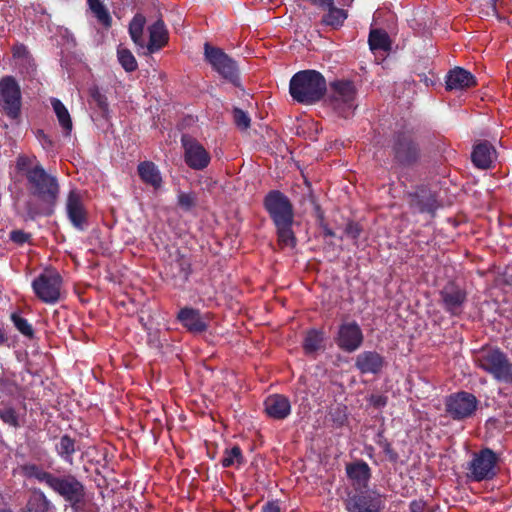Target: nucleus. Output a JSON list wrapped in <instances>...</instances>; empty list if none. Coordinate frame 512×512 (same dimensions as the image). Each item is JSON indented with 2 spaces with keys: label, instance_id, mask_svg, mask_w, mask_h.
Instances as JSON below:
<instances>
[{
  "label": "nucleus",
  "instance_id": "f257e3e1",
  "mask_svg": "<svg viewBox=\"0 0 512 512\" xmlns=\"http://www.w3.org/2000/svg\"><path fill=\"white\" fill-rule=\"evenodd\" d=\"M28 158L19 157L17 168L26 179V188L31 199L25 203L26 217L35 220L38 217H50L60 196V184L56 175L45 170L39 162L28 165Z\"/></svg>",
  "mask_w": 512,
  "mask_h": 512
},
{
  "label": "nucleus",
  "instance_id": "f03ea898",
  "mask_svg": "<svg viewBox=\"0 0 512 512\" xmlns=\"http://www.w3.org/2000/svg\"><path fill=\"white\" fill-rule=\"evenodd\" d=\"M263 206L276 228L278 244L282 248H295L297 238L292 229L294 208L290 199L280 190H271L265 195Z\"/></svg>",
  "mask_w": 512,
  "mask_h": 512
},
{
  "label": "nucleus",
  "instance_id": "7ed1b4c3",
  "mask_svg": "<svg viewBox=\"0 0 512 512\" xmlns=\"http://www.w3.org/2000/svg\"><path fill=\"white\" fill-rule=\"evenodd\" d=\"M328 90L325 77L317 70L295 73L290 79L289 93L300 104L312 105L324 98Z\"/></svg>",
  "mask_w": 512,
  "mask_h": 512
},
{
  "label": "nucleus",
  "instance_id": "20e7f679",
  "mask_svg": "<svg viewBox=\"0 0 512 512\" xmlns=\"http://www.w3.org/2000/svg\"><path fill=\"white\" fill-rule=\"evenodd\" d=\"M327 106L338 116L344 119L351 118L357 108V88L353 81L337 79L327 86Z\"/></svg>",
  "mask_w": 512,
  "mask_h": 512
},
{
  "label": "nucleus",
  "instance_id": "39448f33",
  "mask_svg": "<svg viewBox=\"0 0 512 512\" xmlns=\"http://www.w3.org/2000/svg\"><path fill=\"white\" fill-rule=\"evenodd\" d=\"M48 487L69 504L72 512H90L87 508L86 487L75 475L54 474Z\"/></svg>",
  "mask_w": 512,
  "mask_h": 512
},
{
  "label": "nucleus",
  "instance_id": "423d86ee",
  "mask_svg": "<svg viewBox=\"0 0 512 512\" xmlns=\"http://www.w3.org/2000/svg\"><path fill=\"white\" fill-rule=\"evenodd\" d=\"M390 147L394 167L400 169L412 168L421 160V148L412 131L400 130L395 132Z\"/></svg>",
  "mask_w": 512,
  "mask_h": 512
},
{
  "label": "nucleus",
  "instance_id": "0eeeda50",
  "mask_svg": "<svg viewBox=\"0 0 512 512\" xmlns=\"http://www.w3.org/2000/svg\"><path fill=\"white\" fill-rule=\"evenodd\" d=\"M474 361L480 369L495 380L512 384V362L498 347H482L474 355Z\"/></svg>",
  "mask_w": 512,
  "mask_h": 512
},
{
  "label": "nucleus",
  "instance_id": "6e6552de",
  "mask_svg": "<svg viewBox=\"0 0 512 512\" xmlns=\"http://www.w3.org/2000/svg\"><path fill=\"white\" fill-rule=\"evenodd\" d=\"M204 59L211 65L223 79L240 87V76L238 65L235 60L228 56L221 48L212 46L206 42L204 44Z\"/></svg>",
  "mask_w": 512,
  "mask_h": 512
},
{
  "label": "nucleus",
  "instance_id": "1a4fd4ad",
  "mask_svg": "<svg viewBox=\"0 0 512 512\" xmlns=\"http://www.w3.org/2000/svg\"><path fill=\"white\" fill-rule=\"evenodd\" d=\"M497 461L496 453L489 448L474 453L472 460L468 463L467 478L473 482L493 479L497 474Z\"/></svg>",
  "mask_w": 512,
  "mask_h": 512
},
{
  "label": "nucleus",
  "instance_id": "9d476101",
  "mask_svg": "<svg viewBox=\"0 0 512 512\" xmlns=\"http://www.w3.org/2000/svg\"><path fill=\"white\" fill-rule=\"evenodd\" d=\"M61 275L54 270H45L32 282L35 295L44 303L55 304L60 300Z\"/></svg>",
  "mask_w": 512,
  "mask_h": 512
},
{
  "label": "nucleus",
  "instance_id": "9b49d317",
  "mask_svg": "<svg viewBox=\"0 0 512 512\" xmlns=\"http://www.w3.org/2000/svg\"><path fill=\"white\" fill-rule=\"evenodd\" d=\"M21 88L13 76H4L0 79V106L3 112L11 119H17L21 113Z\"/></svg>",
  "mask_w": 512,
  "mask_h": 512
},
{
  "label": "nucleus",
  "instance_id": "f8f14e48",
  "mask_svg": "<svg viewBox=\"0 0 512 512\" xmlns=\"http://www.w3.org/2000/svg\"><path fill=\"white\" fill-rule=\"evenodd\" d=\"M479 401L475 395L466 391L453 393L446 397L445 411L453 420L470 418L477 410Z\"/></svg>",
  "mask_w": 512,
  "mask_h": 512
},
{
  "label": "nucleus",
  "instance_id": "ddd939ff",
  "mask_svg": "<svg viewBox=\"0 0 512 512\" xmlns=\"http://www.w3.org/2000/svg\"><path fill=\"white\" fill-rule=\"evenodd\" d=\"M439 297L442 308L452 317H459L464 312L468 301L466 289L454 281H448L439 290Z\"/></svg>",
  "mask_w": 512,
  "mask_h": 512
},
{
  "label": "nucleus",
  "instance_id": "4468645a",
  "mask_svg": "<svg viewBox=\"0 0 512 512\" xmlns=\"http://www.w3.org/2000/svg\"><path fill=\"white\" fill-rule=\"evenodd\" d=\"M169 258L164 268L165 275L175 288L184 289L192 274L191 259L179 249L170 254Z\"/></svg>",
  "mask_w": 512,
  "mask_h": 512
},
{
  "label": "nucleus",
  "instance_id": "2eb2a0df",
  "mask_svg": "<svg viewBox=\"0 0 512 512\" xmlns=\"http://www.w3.org/2000/svg\"><path fill=\"white\" fill-rule=\"evenodd\" d=\"M384 507V496L375 490L357 491L345 501L348 512H382Z\"/></svg>",
  "mask_w": 512,
  "mask_h": 512
},
{
  "label": "nucleus",
  "instance_id": "dca6fc26",
  "mask_svg": "<svg viewBox=\"0 0 512 512\" xmlns=\"http://www.w3.org/2000/svg\"><path fill=\"white\" fill-rule=\"evenodd\" d=\"M181 144L184 149V161L193 170H204L211 161L210 153L196 139L182 135Z\"/></svg>",
  "mask_w": 512,
  "mask_h": 512
},
{
  "label": "nucleus",
  "instance_id": "f3484780",
  "mask_svg": "<svg viewBox=\"0 0 512 512\" xmlns=\"http://www.w3.org/2000/svg\"><path fill=\"white\" fill-rule=\"evenodd\" d=\"M334 340L339 349L352 353L361 347L364 336L359 324L356 321H351L339 326Z\"/></svg>",
  "mask_w": 512,
  "mask_h": 512
},
{
  "label": "nucleus",
  "instance_id": "a211bd4d",
  "mask_svg": "<svg viewBox=\"0 0 512 512\" xmlns=\"http://www.w3.org/2000/svg\"><path fill=\"white\" fill-rule=\"evenodd\" d=\"M410 209L417 213L435 215L439 207L436 194L427 186H418L414 191L406 194Z\"/></svg>",
  "mask_w": 512,
  "mask_h": 512
},
{
  "label": "nucleus",
  "instance_id": "6ab92c4d",
  "mask_svg": "<svg viewBox=\"0 0 512 512\" xmlns=\"http://www.w3.org/2000/svg\"><path fill=\"white\" fill-rule=\"evenodd\" d=\"M66 213L72 226L78 231H85L88 227V212L83 204L81 194L70 190L66 200Z\"/></svg>",
  "mask_w": 512,
  "mask_h": 512
},
{
  "label": "nucleus",
  "instance_id": "aec40b11",
  "mask_svg": "<svg viewBox=\"0 0 512 512\" xmlns=\"http://www.w3.org/2000/svg\"><path fill=\"white\" fill-rule=\"evenodd\" d=\"M149 41L143 48H140V53L145 56L152 55L160 51L163 47L168 44L169 33L166 25L162 19H158L152 25L148 27Z\"/></svg>",
  "mask_w": 512,
  "mask_h": 512
},
{
  "label": "nucleus",
  "instance_id": "412c9836",
  "mask_svg": "<svg viewBox=\"0 0 512 512\" xmlns=\"http://www.w3.org/2000/svg\"><path fill=\"white\" fill-rule=\"evenodd\" d=\"M385 364V358L376 351H363L355 359V367L361 374L377 375Z\"/></svg>",
  "mask_w": 512,
  "mask_h": 512
},
{
  "label": "nucleus",
  "instance_id": "4be33fe9",
  "mask_svg": "<svg viewBox=\"0 0 512 512\" xmlns=\"http://www.w3.org/2000/svg\"><path fill=\"white\" fill-rule=\"evenodd\" d=\"M346 473L348 478L352 481L356 492L368 490V484L371 479V468L365 461L358 460L347 464Z\"/></svg>",
  "mask_w": 512,
  "mask_h": 512
},
{
  "label": "nucleus",
  "instance_id": "5701e85b",
  "mask_svg": "<svg viewBox=\"0 0 512 512\" xmlns=\"http://www.w3.org/2000/svg\"><path fill=\"white\" fill-rule=\"evenodd\" d=\"M264 408L268 417L274 420L286 419L291 413L289 399L281 394L268 396L264 401Z\"/></svg>",
  "mask_w": 512,
  "mask_h": 512
},
{
  "label": "nucleus",
  "instance_id": "b1692460",
  "mask_svg": "<svg viewBox=\"0 0 512 512\" xmlns=\"http://www.w3.org/2000/svg\"><path fill=\"white\" fill-rule=\"evenodd\" d=\"M495 147L487 140L475 144L471 153L472 163L479 169H489L496 160Z\"/></svg>",
  "mask_w": 512,
  "mask_h": 512
},
{
  "label": "nucleus",
  "instance_id": "393cba45",
  "mask_svg": "<svg viewBox=\"0 0 512 512\" xmlns=\"http://www.w3.org/2000/svg\"><path fill=\"white\" fill-rule=\"evenodd\" d=\"M446 90H465L476 86L475 76L462 67H455L446 75Z\"/></svg>",
  "mask_w": 512,
  "mask_h": 512
},
{
  "label": "nucleus",
  "instance_id": "a878e982",
  "mask_svg": "<svg viewBox=\"0 0 512 512\" xmlns=\"http://www.w3.org/2000/svg\"><path fill=\"white\" fill-rule=\"evenodd\" d=\"M177 320L191 333H203L208 328L200 311L192 307L181 308L177 314Z\"/></svg>",
  "mask_w": 512,
  "mask_h": 512
},
{
  "label": "nucleus",
  "instance_id": "bb28decb",
  "mask_svg": "<svg viewBox=\"0 0 512 512\" xmlns=\"http://www.w3.org/2000/svg\"><path fill=\"white\" fill-rule=\"evenodd\" d=\"M137 173L141 181L153 187L154 190L162 187L163 179L161 172L154 162L148 160L140 162L137 166Z\"/></svg>",
  "mask_w": 512,
  "mask_h": 512
},
{
  "label": "nucleus",
  "instance_id": "cd10ccee",
  "mask_svg": "<svg viewBox=\"0 0 512 512\" xmlns=\"http://www.w3.org/2000/svg\"><path fill=\"white\" fill-rule=\"evenodd\" d=\"M146 24V17L141 13H136L131 19L128 27L129 35L137 46L138 53H140V48L145 46V38H144V27Z\"/></svg>",
  "mask_w": 512,
  "mask_h": 512
},
{
  "label": "nucleus",
  "instance_id": "c85d7f7f",
  "mask_svg": "<svg viewBox=\"0 0 512 512\" xmlns=\"http://www.w3.org/2000/svg\"><path fill=\"white\" fill-rule=\"evenodd\" d=\"M51 503L46 495L40 489H34L26 503L25 508L21 509L24 512H48Z\"/></svg>",
  "mask_w": 512,
  "mask_h": 512
},
{
  "label": "nucleus",
  "instance_id": "c756f323",
  "mask_svg": "<svg viewBox=\"0 0 512 512\" xmlns=\"http://www.w3.org/2000/svg\"><path fill=\"white\" fill-rule=\"evenodd\" d=\"M51 105L53 110L57 116L58 122L62 127L64 134L69 136L71 134L73 124L71 120V116L65 107V105L57 98L51 99Z\"/></svg>",
  "mask_w": 512,
  "mask_h": 512
},
{
  "label": "nucleus",
  "instance_id": "7c9ffc66",
  "mask_svg": "<svg viewBox=\"0 0 512 512\" xmlns=\"http://www.w3.org/2000/svg\"><path fill=\"white\" fill-rule=\"evenodd\" d=\"M369 47L372 51L391 50V40L388 33L383 29H372L368 37Z\"/></svg>",
  "mask_w": 512,
  "mask_h": 512
},
{
  "label": "nucleus",
  "instance_id": "2f4dec72",
  "mask_svg": "<svg viewBox=\"0 0 512 512\" xmlns=\"http://www.w3.org/2000/svg\"><path fill=\"white\" fill-rule=\"evenodd\" d=\"M55 450L61 459L72 464L73 454L76 452V441L65 434L60 437L58 443L55 445Z\"/></svg>",
  "mask_w": 512,
  "mask_h": 512
},
{
  "label": "nucleus",
  "instance_id": "473e14b6",
  "mask_svg": "<svg viewBox=\"0 0 512 512\" xmlns=\"http://www.w3.org/2000/svg\"><path fill=\"white\" fill-rule=\"evenodd\" d=\"M324 342L323 332L317 329L307 331L303 340V350L306 355H311L321 349Z\"/></svg>",
  "mask_w": 512,
  "mask_h": 512
},
{
  "label": "nucleus",
  "instance_id": "72a5a7b5",
  "mask_svg": "<svg viewBox=\"0 0 512 512\" xmlns=\"http://www.w3.org/2000/svg\"><path fill=\"white\" fill-rule=\"evenodd\" d=\"M325 8H327L328 12L322 17V23L333 28L341 27L347 19V12L344 9L335 7L334 3Z\"/></svg>",
  "mask_w": 512,
  "mask_h": 512
},
{
  "label": "nucleus",
  "instance_id": "f704fd0d",
  "mask_svg": "<svg viewBox=\"0 0 512 512\" xmlns=\"http://www.w3.org/2000/svg\"><path fill=\"white\" fill-rule=\"evenodd\" d=\"M87 4L97 21L102 26L105 28H110L112 26V17L101 0H87Z\"/></svg>",
  "mask_w": 512,
  "mask_h": 512
},
{
  "label": "nucleus",
  "instance_id": "c9c22d12",
  "mask_svg": "<svg viewBox=\"0 0 512 512\" xmlns=\"http://www.w3.org/2000/svg\"><path fill=\"white\" fill-rule=\"evenodd\" d=\"M245 463V459L241 448L238 445H234L230 449H225L224 455L221 459V465L224 468L236 466L239 467Z\"/></svg>",
  "mask_w": 512,
  "mask_h": 512
},
{
  "label": "nucleus",
  "instance_id": "e433bc0d",
  "mask_svg": "<svg viewBox=\"0 0 512 512\" xmlns=\"http://www.w3.org/2000/svg\"><path fill=\"white\" fill-rule=\"evenodd\" d=\"M0 420L13 428L20 427L19 415L10 402H0Z\"/></svg>",
  "mask_w": 512,
  "mask_h": 512
},
{
  "label": "nucleus",
  "instance_id": "4c0bfd02",
  "mask_svg": "<svg viewBox=\"0 0 512 512\" xmlns=\"http://www.w3.org/2000/svg\"><path fill=\"white\" fill-rule=\"evenodd\" d=\"M23 474L28 478H35L41 483H45L49 486L51 479L53 477V473L43 470L40 466L36 464H25L22 466Z\"/></svg>",
  "mask_w": 512,
  "mask_h": 512
},
{
  "label": "nucleus",
  "instance_id": "58836bf2",
  "mask_svg": "<svg viewBox=\"0 0 512 512\" xmlns=\"http://www.w3.org/2000/svg\"><path fill=\"white\" fill-rule=\"evenodd\" d=\"M375 443L382 448L389 462L396 464L399 461L398 452L392 447L390 441L385 437L384 430L378 431L375 437Z\"/></svg>",
  "mask_w": 512,
  "mask_h": 512
},
{
  "label": "nucleus",
  "instance_id": "ea45409f",
  "mask_svg": "<svg viewBox=\"0 0 512 512\" xmlns=\"http://www.w3.org/2000/svg\"><path fill=\"white\" fill-rule=\"evenodd\" d=\"M118 61L126 72H134L138 68V63L127 48L118 49L117 51Z\"/></svg>",
  "mask_w": 512,
  "mask_h": 512
},
{
  "label": "nucleus",
  "instance_id": "a19ab883",
  "mask_svg": "<svg viewBox=\"0 0 512 512\" xmlns=\"http://www.w3.org/2000/svg\"><path fill=\"white\" fill-rule=\"evenodd\" d=\"M15 328L25 337L34 338V329L27 319L23 318L19 313H12L10 316Z\"/></svg>",
  "mask_w": 512,
  "mask_h": 512
},
{
  "label": "nucleus",
  "instance_id": "79ce46f5",
  "mask_svg": "<svg viewBox=\"0 0 512 512\" xmlns=\"http://www.w3.org/2000/svg\"><path fill=\"white\" fill-rule=\"evenodd\" d=\"M197 204V197L194 192H179L177 205L185 212H190Z\"/></svg>",
  "mask_w": 512,
  "mask_h": 512
},
{
  "label": "nucleus",
  "instance_id": "37998d69",
  "mask_svg": "<svg viewBox=\"0 0 512 512\" xmlns=\"http://www.w3.org/2000/svg\"><path fill=\"white\" fill-rule=\"evenodd\" d=\"M22 391L21 386L12 379L1 378L0 379V392L9 397H16Z\"/></svg>",
  "mask_w": 512,
  "mask_h": 512
},
{
  "label": "nucleus",
  "instance_id": "c03bdc74",
  "mask_svg": "<svg viewBox=\"0 0 512 512\" xmlns=\"http://www.w3.org/2000/svg\"><path fill=\"white\" fill-rule=\"evenodd\" d=\"M90 96L103 114L108 113L109 104L107 97L97 87L90 89Z\"/></svg>",
  "mask_w": 512,
  "mask_h": 512
},
{
  "label": "nucleus",
  "instance_id": "a18cd8bd",
  "mask_svg": "<svg viewBox=\"0 0 512 512\" xmlns=\"http://www.w3.org/2000/svg\"><path fill=\"white\" fill-rule=\"evenodd\" d=\"M233 118L236 126L241 130H246L250 127L251 119L245 111L240 108H234Z\"/></svg>",
  "mask_w": 512,
  "mask_h": 512
},
{
  "label": "nucleus",
  "instance_id": "49530a36",
  "mask_svg": "<svg viewBox=\"0 0 512 512\" xmlns=\"http://www.w3.org/2000/svg\"><path fill=\"white\" fill-rule=\"evenodd\" d=\"M363 232V227L361 224L355 221H348L344 228L345 235L352 239L354 244H357V240Z\"/></svg>",
  "mask_w": 512,
  "mask_h": 512
},
{
  "label": "nucleus",
  "instance_id": "de8ad7c7",
  "mask_svg": "<svg viewBox=\"0 0 512 512\" xmlns=\"http://www.w3.org/2000/svg\"><path fill=\"white\" fill-rule=\"evenodd\" d=\"M9 239L19 245V246H22L24 245L25 243L29 242L30 239H31V234L30 233H27L23 230H19V229H16V230H12L10 233H9Z\"/></svg>",
  "mask_w": 512,
  "mask_h": 512
},
{
  "label": "nucleus",
  "instance_id": "09e8293b",
  "mask_svg": "<svg viewBox=\"0 0 512 512\" xmlns=\"http://www.w3.org/2000/svg\"><path fill=\"white\" fill-rule=\"evenodd\" d=\"M409 512H434V509L425 500L415 499L409 503Z\"/></svg>",
  "mask_w": 512,
  "mask_h": 512
},
{
  "label": "nucleus",
  "instance_id": "8fccbe9b",
  "mask_svg": "<svg viewBox=\"0 0 512 512\" xmlns=\"http://www.w3.org/2000/svg\"><path fill=\"white\" fill-rule=\"evenodd\" d=\"M36 138L41 143L45 150H51L54 147V141L47 135L44 130L38 129L36 131Z\"/></svg>",
  "mask_w": 512,
  "mask_h": 512
},
{
  "label": "nucleus",
  "instance_id": "3c124183",
  "mask_svg": "<svg viewBox=\"0 0 512 512\" xmlns=\"http://www.w3.org/2000/svg\"><path fill=\"white\" fill-rule=\"evenodd\" d=\"M12 52L14 58H27L29 56V51L23 44L15 45L12 49Z\"/></svg>",
  "mask_w": 512,
  "mask_h": 512
},
{
  "label": "nucleus",
  "instance_id": "603ef678",
  "mask_svg": "<svg viewBox=\"0 0 512 512\" xmlns=\"http://www.w3.org/2000/svg\"><path fill=\"white\" fill-rule=\"evenodd\" d=\"M388 398L384 395H371L370 397V403L375 408H382L387 405Z\"/></svg>",
  "mask_w": 512,
  "mask_h": 512
},
{
  "label": "nucleus",
  "instance_id": "864d4df0",
  "mask_svg": "<svg viewBox=\"0 0 512 512\" xmlns=\"http://www.w3.org/2000/svg\"><path fill=\"white\" fill-rule=\"evenodd\" d=\"M319 226L322 229L323 235L325 237H334L335 236L334 231L328 226V224L326 222L325 223H319Z\"/></svg>",
  "mask_w": 512,
  "mask_h": 512
},
{
  "label": "nucleus",
  "instance_id": "5fc2aeb1",
  "mask_svg": "<svg viewBox=\"0 0 512 512\" xmlns=\"http://www.w3.org/2000/svg\"><path fill=\"white\" fill-rule=\"evenodd\" d=\"M312 4L320 5L322 7H326L328 5H332L334 0H309Z\"/></svg>",
  "mask_w": 512,
  "mask_h": 512
},
{
  "label": "nucleus",
  "instance_id": "6e6d98bb",
  "mask_svg": "<svg viewBox=\"0 0 512 512\" xmlns=\"http://www.w3.org/2000/svg\"><path fill=\"white\" fill-rule=\"evenodd\" d=\"M8 342V336L3 328H0V346L6 345Z\"/></svg>",
  "mask_w": 512,
  "mask_h": 512
},
{
  "label": "nucleus",
  "instance_id": "4d7b16f0",
  "mask_svg": "<svg viewBox=\"0 0 512 512\" xmlns=\"http://www.w3.org/2000/svg\"><path fill=\"white\" fill-rule=\"evenodd\" d=\"M499 0H489V5L492 10V15L498 16V10H497V2Z\"/></svg>",
  "mask_w": 512,
  "mask_h": 512
},
{
  "label": "nucleus",
  "instance_id": "13d9d810",
  "mask_svg": "<svg viewBox=\"0 0 512 512\" xmlns=\"http://www.w3.org/2000/svg\"><path fill=\"white\" fill-rule=\"evenodd\" d=\"M316 213H317L319 223H325L324 213L321 210L320 206L316 207Z\"/></svg>",
  "mask_w": 512,
  "mask_h": 512
},
{
  "label": "nucleus",
  "instance_id": "bf43d9fd",
  "mask_svg": "<svg viewBox=\"0 0 512 512\" xmlns=\"http://www.w3.org/2000/svg\"><path fill=\"white\" fill-rule=\"evenodd\" d=\"M421 81H424L427 86L429 85L428 78L425 75L423 79L421 78Z\"/></svg>",
  "mask_w": 512,
  "mask_h": 512
},
{
  "label": "nucleus",
  "instance_id": "052dcab7",
  "mask_svg": "<svg viewBox=\"0 0 512 512\" xmlns=\"http://www.w3.org/2000/svg\"><path fill=\"white\" fill-rule=\"evenodd\" d=\"M0 512H12L10 509H2Z\"/></svg>",
  "mask_w": 512,
  "mask_h": 512
},
{
  "label": "nucleus",
  "instance_id": "680f3d73",
  "mask_svg": "<svg viewBox=\"0 0 512 512\" xmlns=\"http://www.w3.org/2000/svg\"><path fill=\"white\" fill-rule=\"evenodd\" d=\"M19 512H24V511H21V510H20Z\"/></svg>",
  "mask_w": 512,
  "mask_h": 512
}]
</instances>
